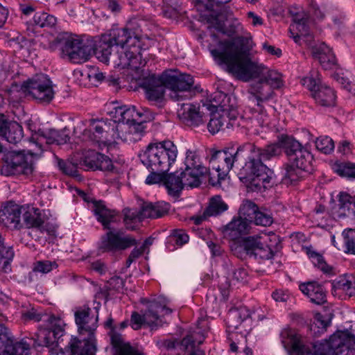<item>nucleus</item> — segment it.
Listing matches in <instances>:
<instances>
[{"label": "nucleus", "instance_id": "obj_41", "mask_svg": "<svg viewBox=\"0 0 355 355\" xmlns=\"http://www.w3.org/2000/svg\"><path fill=\"white\" fill-rule=\"evenodd\" d=\"M14 257L12 248H6L3 240L0 234V271L8 272L10 270V262Z\"/></svg>", "mask_w": 355, "mask_h": 355}, {"label": "nucleus", "instance_id": "obj_40", "mask_svg": "<svg viewBox=\"0 0 355 355\" xmlns=\"http://www.w3.org/2000/svg\"><path fill=\"white\" fill-rule=\"evenodd\" d=\"M334 80L343 89L355 96V80L350 81L343 70L334 61Z\"/></svg>", "mask_w": 355, "mask_h": 355}, {"label": "nucleus", "instance_id": "obj_7", "mask_svg": "<svg viewBox=\"0 0 355 355\" xmlns=\"http://www.w3.org/2000/svg\"><path fill=\"white\" fill-rule=\"evenodd\" d=\"M178 155L176 146L171 141L151 143L139 154L142 164L150 171L167 172Z\"/></svg>", "mask_w": 355, "mask_h": 355}, {"label": "nucleus", "instance_id": "obj_53", "mask_svg": "<svg viewBox=\"0 0 355 355\" xmlns=\"http://www.w3.org/2000/svg\"><path fill=\"white\" fill-rule=\"evenodd\" d=\"M29 347L24 342H14L13 337L11 336L10 348L6 355H28Z\"/></svg>", "mask_w": 355, "mask_h": 355}, {"label": "nucleus", "instance_id": "obj_19", "mask_svg": "<svg viewBox=\"0 0 355 355\" xmlns=\"http://www.w3.org/2000/svg\"><path fill=\"white\" fill-rule=\"evenodd\" d=\"M208 110L209 108L202 103L198 107L192 104L183 103L178 110V115L187 125L196 127L207 121Z\"/></svg>", "mask_w": 355, "mask_h": 355}, {"label": "nucleus", "instance_id": "obj_32", "mask_svg": "<svg viewBox=\"0 0 355 355\" xmlns=\"http://www.w3.org/2000/svg\"><path fill=\"white\" fill-rule=\"evenodd\" d=\"M250 223L241 216L233 219L229 224L223 227V234L232 240H236L241 234L247 233Z\"/></svg>", "mask_w": 355, "mask_h": 355}, {"label": "nucleus", "instance_id": "obj_56", "mask_svg": "<svg viewBox=\"0 0 355 355\" xmlns=\"http://www.w3.org/2000/svg\"><path fill=\"white\" fill-rule=\"evenodd\" d=\"M260 239V237L254 236H248L242 239L246 255L250 257L254 256V249L258 248L261 243Z\"/></svg>", "mask_w": 355, "mask_h": 355}, {"label": "nucleus", "instance_id": "obj_9", "mask_svg": "<svg viewBox=\"0 0 355 355\" xmlns=\"http://www.w3.org/2000/svg\"><path fill=\"white\" fill-rule=\"evenodd\" d=\"M132 35L125 28L113 29L109 35L103 36L96 45V55L101 62L109 63L113 51L118 53L121 48L129 49L132 47Z\"/></svg>", "mask_w": 355, "mask_h": 355}, {"label": "nucleus", "instance_id": "obj_28", "mask_svg": "<svg viewBox=\"0 0 355 355\" xmlns=\"http://www.w3.org/2000/svg\"><path fill=\"white\" fill-rule=\"evenodd\" d=\"M22 211L23 207L8 202L0 210V223L8 227L18 228Z\"/></svg>", "mask_w": 355, "mask_h": 355}, {"label": "nucleus", "instance_id": "obj_30", "mask_svg": "<svg viewBox=\"0 0 355 355\" xmlns=\"http://www.w3.org/2000/svg\"><path fill=\"white\" fill-rule=\"evenodd\" d=\"M93 203V211L97 220L103 226L104 229L111 230L110 223L115 221L116 211L108 209L103 201L92 200Z\"/></svg>", "mask_w": 355, "mask_h": 355}, {"label": "nucleus", "instance_id": "obj_61", "mask_svg": "<svg viewBox=\"0 0 355 355\" xmlns=\"http://www.w3.org/2000/svg\"><path fill=\"white\" fill-rule=\"evenodd\" d=\"M252 222L257 225L269 226L272 223V218L270 215L258 210Z\"/></svg>", "mask_w": 355, "mask_h": 355}, {"label": "nucleus", "instance_id": "obj_58", "mask_svg": "<svg viewBox=\"0 0 355 355\" xmlns=\"http://www.w3.org/2000/svg\"><path fill=\"white\" fill-rule=\"evenodd\" d=\"M186 159H185V168H200V167H204L202 165H201L200 162V159L198 156L197 155L196 151H192L191 150H188L186 153Z\"/></svg>", "mask_w": 355, "mask_h": 355}, {"label": "nucleus", "instance_id": "obj_46", "mask_svg": "<svg viewBox=\"0 0 355 355\" xmlns=\"http://www.w3.org/2000/svg\"><path fill=\"white\" fill-rule=\"evenodd\" d=\"M257 211V206L250 200L243 201L239 208L240 216L249 223H252L253 218H254Z\"/></svg>", "mask_w": 355, "mask_h": 355}, {"label": "nucleus", "instance_id": "obj_16", "mask_svg": "<svg viewBox=\"0 0 355 355\" xmlns=\"http://www.w3.org/2000/svg\"><path fill=\"white\" fill-rule=\"evenodd\" d=\"M136 240L119 231H109L102 236L99 250L102 252H115L125 250L136 245Z\"/></svg>", "mask_w": 355, "mask_h": 355}, {"label": "nucleus", "instance_id": "obj_12", "mask_svg": "<svg viewBox=\"0 0 355 355\" xmlns=\"http://www.w3.org/2000/svg\"><path fill=\"white\" fill-rule=\"evenodd\" d=\"M209 327L205 318L198 320L194 329H190L187 334L180 341V349L185 355H205L199 346L203 343Z\"/></svg>", "mask_w": 355, "mask_h": 355}, {"label": "nucleus", "instance_id": "obj_26", "mask_svg": "<svg viewBox=\"0 0 355 355\" xmlns=\"http://www.w3.org/2000/svg\"><path fill=\"white\" fill-rule=\"evenodd\" d=\"M250 311L246 307L230 310L226 318V324L229 329H238L241 327V333L245 334L248 333L245 323H250Z\"/></svg>", "mask_w": 355, "mask_h": 355}, {"label": "nucleus", "instance_id": "obj_17", "mask_svg": "<svg viewBox=\"0 0 355 355\" xmlns=\"http://www.w3.org/2000/svg\"><path fill=\"white\" fill-rule=\"evenodd\" d=\"M79 167L84 170H101L112 171L114 166L112 160L106 155L93 150L82 154L79 159Z\"/></svg>", "mask_w": 355, "mask_h": 355}, {"label": "nucleus", "instance_id": "obj_33", "mask_svg": "<svg viewBox=\"0 0 355 355\" xmlns=\"http://www.w3.org/2000/svg\"><path fill=\"white\" fill-rule=\"evenodd\" d=\"M340 291H344L349 297L355 295V277L344 275L334 279V297L338 296L341 298Z\"/></svg>", "mask_w": 355, "mask_h": 355}, {"label": "nucleus", "instance_id": "obj_38", "mask_svg": "<svg viewBox=\"0 0 355 355\" xmlns=\"http://www.w3.org/2000/svg\"><path fill=\"white\" fill-rule=\"evenodd\" d=\"M182 180L180 174L177 175L176 173L166 175L164 184L171 196H178L180 191L186 187Z\"/></svg>", "mask_w": 355, "mask_h": 355}, {"label": "nucleus", "instance_id": "obj_25", "mask_svg": "<svg viewBox=\"0 0 355 355\" xmlns=\"http://www.w3.org/2000/svg\"><path fill=\"white\" fill-rule=\"evenodd\" d=\"M250 311L246 307L230 310L226 318V324L229 329H238L241 327V333L245 334L248 333L245 323H250Z\"/></svg>", "mask_w": 355, "mask_h": 355}, {"label": "nucleus", "instance_id": "obj_6", "mask_svg": "<svg viewBox=\"0 0 355 355\" xmlns=\"http://www.w3.org/2000/svg\"><path fill=\"white\" fill-rule=\"evenodd\" d=\"M279 141L289 162L284 169L282 182L292 184L302 178L304 173L312 171L313 158L311 153L292 137L282 135L279 137Z\"/></svg>", "mask_w": 355, "mask_h": 355}, {"label": "nucleus", "instance_id": "obj_31", "mask_svg": "<svg viewBox=\"0 0 355 355\" xmlns=\"http://www.w3.org/2000/svg\"><path fill=\"white\" fill-rule=\"evenodd\" d=\"M207 172L208 170L206 167L196 168H185V169L180 173V175L186 187L194 188L198 187L201 184V178L204 177Z\"/></svg>", "mask_w": 355, "mask_h": 355}, {"label": "nucleus", "instance_id": "obj_54", "mask_svg": "<svg viewBox=\"0 0 355 355\" xmlns=\"http://www.w3.org/2000/svg\"><path fill=\"white\" fill-rule=\"evenodd\" d=\"M315 146L321 153L330 154L333 150V139L327 136L320 137L315 141Z\"/></svg>", "mask_w": 355, "mask_h": 355}, {"label": "nucleus", "instance_id": "obj_5", "mask_svg": "<svg viewBox=\"0 0 355 355\" xmlns=\"http://www.w3.org/2000/svg\"><path fill=\"white\" fill-rule=\"evenodd\" d=\"M293 17V24L289 31L295 43L302 44V40L310 49L312 56L317 59L324 70L333 69V53L331 49L324 43H316L310 33L308 25L309 15L304 10L289 11Z\"/></svg>", "mask_w": 355, "mask_h": 355}, {"label": "nucleus", "instance_id": "obj_64", "mask_svg": "<svg viewBox=\"0 0 355 355\" xmlns=\"http://www.w3.org/2000/svg\"><path fill=\"white\" fill-rule=\"evenodd\" d=\"M166 172L151 171L150 175L146 179V183L148 184H153L159 183L160 182H164V178L166 177Z\"/></svg>", "mask_w": 355, "mask_h": 355}, {"label": "nucleus", "instance_id": "obj_59", "mask_svg": "<svg viewBox=\"0 0 355 355\" xmlns=\"http://www.w3.org/2000/svg\"><path fill=\"white\" fill-rule=\"evenodd\" d=\"M39 341L38 345L40 346L51 347L55 343V339L53 338V334L50 330H44L40 332L37 336Z\"/></svg>", "mask_w": 355, "mask_h": 355}, {"label": "nucleus", "instance_id": "obj_35", "mask_svg": "<svg viewBox=\"0 0 355 355\" xmlns=\"http://www.w3.org/2000/svg\"><path fill=\"white\" fill-rule=\"evenodd\" d=\"M40 136L41 138L46 139V142L49 144H64L70 139L69 131L67 128L60 130L49 129L45 132H42Z\"/></svg>", "mask_w": 355, "mask_h": 355}, {"label": "nucleus", "instance_id": "obj_52", "mask_svg": "<svg viewBox=\"0 0 355 355\" xmlns=\"http://www.w3.org/2000/svg\"><path fill=\"white\" fill-rule=\"evenodd\" d=\"M58 165L60 169L65 174L76 177L78 175V168L79 167V160L78 161H64L62 159H59L58 162Z\"/></svg>", "mask_w": 355, "mask_h": 355}, {"label": "nucleus", "instance_id": "obj_34", "mask_svg": "<svg viewBox=\"0 0 355 355\" xmlns=\"http://www.w3.org/2000/svg\"><path fill=\"white\" fill-rule=\"evenodd\" d=\"M336 213L339 218L355 215V202H352L351 196L347 193H339Z\"/></svg>", "mask_w": 355, "mask_h": 355}, {"label": "nucleus", "instance_id": "obj_20", "mask_svg": "<svg viewBox=\"0 0 355 355\" xmlns=\"http://www.w3.org/2000/svg\"><path fill=\"white\" fill-rule=\"evenodd\" d=\"M202 103L209 108V114L218 112L225 114L232 112L231 118H236L237 112L235 105L230 104V98L222 92H214L210 96L209 99H207L205 102L202 101Z\"/></svg>", "mask_w": 355, "mask_h": 355}, {"label": "nucleus", "instance_id": "obj_10", "mask_svg": "<svg viewBox=\"0 0 355 355\" xmlns=\"http://www.w3.org/2000/svg\"><path fill=\"white\" fill-rule=\"evenodd\" d=\"M115 110V117L121 123L118 124L125 125L126 131H129L132 127L137 128L139 125L141 128V138L144 133V123L154 119L153 114L147 107H140L137 110L135 106L129 107L121 106Z\"/></svg>", "mask_w": 355, "mask_h": 355}, {"label": "nucleus", "instance_id": "obj_21", "mask_svg": "<svg viewBox=\"0 0 355 355\" xmlns=\"http://www.w3.org/2000/svg\"><path fill=\"white\" fill-rule=\"evenodd\" d=\"M282 343L289 355H311V348L306 345L302 338L284 330L281 333Z\"/></svg>", "mask_w": 355, "mask_h": 355}, {"label": "nucleus", "instance_id": "obj_4", "mask_svg": "<svg viewBox=\"0 0 355 355\" xmlns=\"http://www.w3.org/2000/svg\"><path fill=\"white\" fill-rule=\"evenodd\" d=\"M125 129V125L117 124L116 121L90 119L83 135L90 141L104 144L117 143L118 141L134 143L141 140V128L139 125L132 127L129 131Z\"/></svg>", "mask_w": 355, "mask_h": 355}, {"label": "nucleus", "instance_id": "obj_47", "mask_svg": "<svg viewBox=\"0 0 355 355\" xmlns=\"http://www.w3.org/2000/svg\"><path fill=\"white\" fill-rule=\"evenodd\" d=\"M227 208V205L222 200L220 196L212 198L210 205L205 210V216H215L225 211Z\"/></svg>", "mask_w": 355, "mask_h": 355}, {"label": "nucleus", "instance_id": "obj_42", "mask_svg": "<svg viewBox=\"0 0 355 355\" xmlns=\"http://www.w3.org/2000/svg\"><path fill=\"white\" fill-rule=\"evenodd\" d=\"M125 28L129 35H132L131 46L141 47V45H144L142 31L138 21L134 19L128 21Z\"/></svg>", "mask_w": 355, "mask_h": 355}, {"label": "nucleus", "instance_id": "obj_11", "mask_svg": "<svg viewBox=\"0 0 355 355\" xmlns=\"http://www.w3.org/2000/svg\"><path fill=\"white\" fill-rule=\"evenodd\" d=\"M22 87L40 103H49L54 98L53 83L48 76L43 73L36 74L28 79L24 83Z\"/></svg>", "mask_w": 355, "mask_h": 355}, {"label": "nucleus", "instance_id": "obj_29", "mask_svg": "<svg viewBox=\"0 0 355 355\" xmlns=\"http://www.w3.org/2000/svg\"><path fill=\"white\" fill-rule=\"evenodd\" d=\"M171 208L169 203L159 201L155 203L144 202L141 206L140 218H157L166 215Z\"/></svg>", "mask_w": 355, "mask_h": 355}, {"label": "nucleus", "instance_id": "obj_60", "mask_svg": "<svg viewBox=\"0 0 355 355\" xmlns=\"http://www.w3.org/2000/svg\"><path fill=\"white\" fill-rule=\"evenodd\" d=\"M124 218L123 221L126 225L127 229L133 230V227L129 225V223L133 220L141 221L144 218H140V211L138 212H133L130 209H124L123 211Z\"/></svg>", "mask_w": 355, "mask_h": 355}, {"label": "nucleus", "instance_id": "obj_57", "mask_svg": "<svg viewBox=\"0 0 355 355\" xmlns=\"http://www.w3.org/2000/svg\"><path fill=\"white\" fill-rule=\"evenodd\" d=\"M348 252L355 254V229H349L343 232Z\"/></svg>", "mask_w": 355, "mask_h": 355}, {"label": "nucleus", "instance_id": "obj_50", "mask_svg": "<svg viewBox=\"0 0 355 355\" xmlns=\"http://www.w3.org/2000/svg\"><path fill=\"white\" fill-rule=\"evenodd\" d=\"M306 254L309 258L313 259V263L317 266L324 273H330L331 267L329 266L323 257L317 252L314 251L312 248H306Z\"/></svg>", "mask_w": 355, "mask_h": 355}, {"label": "nucleus", "instance_id": "obj_62", "mask_svg": "<svg viewBox=\"0 0 355 355\" xmlns=\"http://www.w3.org/2000/svg\"><path fill=\"white\" fill-rule=\"evenodd\" d=\"M234 241L230 245L231 250L237 257L243 259L245 257L246 252L245 248H244L243 242L241 240L236 241V240H233Z\"/></svg>", "mask_w": 355, "mask_h": 355}, {"label": "nucleus", "instance_id": "obj_39", "mask_svg": "<svg viewBox=\"0 0 355 355\" xmlns=\"http://www.w3.org/2000/svg\"><path fill=\"white\" fill-rule=\"evenodd\" d=\"M23 219L27 227L41 228L44 220L39 209L34 207L26 209L23 207Z\"/></svg>", "mask_w": 355, "mask_h": 355}, {"label": "nucleus", "instance_id": "obj_2", "mask_svg": "<svg viewBox=\"0 0 355 355\" xmlns=\"http://www.w3.org/2000/svg\"><path fill=\"white\" fill-rule=\"evenodd\" d=\"M245 146H250V149L247 151L246 162L238 171L239 180L252 191H261L271 187L275 184L274 172L262 160L279 156L282 148L280 142L278 141L262 148L250 142H246Z\"/></svg>", "mask_w": 355, "mask_h": 355}, {"label": "nucleus", "instance_id": "obj_49", "mask_svg": "<svg viewBox=\"0 0 355 355\" xmlns=\"http://www.w3.org/2000/svg\"><path fill=\"white\" fill-rule=\"evenodd\" d=\"M334 171L341 177L355 178V164L350 162H335Z\"/></svg>", "mask_w": 355, "mask_h": 355}, {"label": "nucleus", "instance_id": "obj_55", "mask_svg": "<svg viewBox=\"0 0 355 355\" xmlns=\"http://www.w3.org/2000/svg\"><path fill=\"white\" fill-rule=\"evenodd\" d=\"M275 255V252L267 245L260 243L258 248L254 249V259L268 260L272 259Z\"/></svg>", "mask_w": 355, "mask_h": 355}, {"label": "nucleus", "instance_id": "obj_14", "mask_svg": "<svg viewBox=\"0 0 355 355\" xmlns=\"http://www.w3.org/2000/svg\"><path fill=\"white\" fill-rule=\"evenodd\" d=\"M141 45V47L132 46L130 49H123L118 53H114L111 56L110 62L114 66L119 67L122 69L128 68L135 71H138L146 64V58H143L142 50H146Z\"/></svg>", "mask_w": 355, "mask_h": 355}, {"label": "nucleus", "instance_id": "obj_3", "mask_svg": "<svg viewBox=\"0 0 355 355\" xmlns=\"http://www.w3.org/2000/svg\"><path fill=\"white\" fill-rule=\"evenodd\" d=\"M194 82L189 74L182 73L178 70H166L161 76L151 74L142 78L139 85L145 90L148 101H159L164 97L165 88L172 91V98L179 100L178 92L189 91Z\"/></svg>", "mask_w": 355, "mask_h": 355}, {"label": "nucleus", "instance_id": "obj_37", "mask_svg": "<svg viewBox=\"0 0 355 355\" xmlns=\"http://www.w3.org/2000/svg\"><path fill=\"white\" fill-rule=\"evenodd\" d=\"M302 84L306 87L311 93V96L315 101L321 105H326L328 99L322 98L323 91L320 89L322 84L320 80H316L313 77H306L302 79Z\"/></svg>", "mask_w": 355, "mask_h": 355}, {"label": "nucleus", "instance_id": "obj_27", "mask_svg": "<svg viewBox=\"0 0 355 355\" xmlns=\"http://www.w3.org/2000/svg\"><path fill=\"white\" fill-rule=\"evenodd\" d=\"M113 319L112 317L107 318L105 326L112 329L110 332L111 343L114 349L113 355H144V354L129 343H124L121 334L116 333L113 329Z\"/></svg>", "mask_w": 355, "mask_h": 355}, {"label": "nucleus", "instance_id": "obj_22", "mask_svg": "<svg viewBox=\"0 0 355 355\" xmlns=\"http://www.w3.org/2000/svg\"><path fill=\"white\" fill-rule=\"evenodd\" d=\"M166 301L163 300L153 301L150 302L148 306V309L144 312L145 325L149 327L152 330L157 329L162 325V320L160 314H170L172 309L167 308Z\"/></svg>", "mask_w": 355, "mask_h": 355}, {"label": "nucleus", "instance_id": "obj_51", "mask_svg": "<svg viewBox=\"0 0 355 355\" xmlns=\"http://www.w3.org/2000/svg\"><path fill=\"white\" fill-rule=\"evenodd\" d=\"M11 334L3 324H0V355H6L10 348Z\"/></svg>", "mask_w": 355, "mask_h": 355}, {"label": "nucleus", "instance_id": "obj_18", "mask_svg": "<svg viewBox=\"0 0 355 355\" xmlns=\"http://www.w3.org/2000/svg\"><path fill=\"white\" fill-rule=\"evenodd\" d=\"M355 322L345 330L334 332V355H354Z\"/></svg>", "mask_w": 355, "mask_h": 355}, {"label": "nucleus", "instance_id": "obj_1", "mask_svg": "<svg viewBox=\"0 0 355 355\" xmlns=\"http://www.w3.org/2000/svg\"><path fill=\"white\" fill-rule=\"evenodd\" d=\"M250 39L236 37L219 42V49L211 50L212 56L224 64L227 71L238 80L252 83L248 89V104L261 126L268 124L266 104L274 96V89L282 85L281 74L266 67L250 53Z\"/></svg>", "mask_w": 355, "mask_h": 355}, {"label": "nucleus", "instance_id": "obj_23", "mask_svg": "<svg viewBox=\"0 0 355 355\" xmlns=\"http://www.w3.org/2000/svg\"><path fill=\"white\" fill-rule=\"evenodd\" d=\"M92 309L84 307L76 311L75 320L78 326L79 336L94 335L97 328L98 315H92Z\"/></svg>", "mask_w": 355, "mask_h": 355}, {"label": "nucleus", "instance_id": "obj_44", "mask_svg": "<svg viewBox=\"0 0 355 355\" xmlns=\"http://www.w3.org/2000/svg\"><path fill=\"white\" fill-rule=\"evenodd\" d=\"M313 355H333V334L313 344Z\"/></svg>", "mask_w": 355, "mask_h": 355}, {"label": "nucleus", "instance_id": "obj_24", "mask_svg": "<svg viewBox=\"0 0 355 355\" xmlns=\"http://www.w3.org/2000/svg\"><path fill=\"white\" fill-rule=\"evenodd\" d=\"M80 338H73L69 343L70 355H95L96 345L95 336H79Z\"/></svg>", "mask_w": 355, "mask_h": 355}, {"label": "nucleus", "instance_id": "obj_36", "mask_svg": "<svg viewBox=\"0 0 355 355\" xmlns=\"http://www.w3.org/2000/svg\"><path fill=\"white\" fill-rule=\"evenodd\" d=\"M231 114H225L223 113L220 114L219 112H214V114H209V112H208L207 116V118L209 116L210 119L207 124V128L208 130L211 134H215L220 130H223L225 129L224 128V123L226 122V128H229V125H231L230 122L227 121V119H232L231 118Z\"/></svg>", "mask_w": 355, "mask_h": 355}, {"label": "nucleus", "instance_id": "obj_43", "mask_svg": "<svg viewBox=\"0 0 355 355\" xmlns=\"http://www.w3.org/2000/svg\"><path fill=\"white\" fill-rule=\"evenodd\" d=\"M8 130L3 138L11 144H17L23 138V128L17 122L12 121L7 125Z\"/></svg>", "mask_w": 355, "mask_h": 355}, {"label": "nucleus", "instance_id": "obj_48", "mask_svg": "<svg viewBox=\"0 0 355 355\" xmlns=\"http://www.w3.org/2000/svg\"><path fill=\"white\" fill-rule=\"evenodd\" d=\"M34 24L41 28L53 27L56 24V18L46 12H36L33 17Z\"/></svg>", "mask_w": 355, "mask_h": 355}, {"label": "nucleus", "instance_id": "obj_45", "mask_svg": "<svg viewBox=\"0 0 355 355\" xmlns=\"http://www.w3.org/2000/svg\"><path fill=\"white\" fill-rule=\"evenodd\" d=\"M331 325V319L324 320L322 314L317 313L314 317V321L310 324V330L315 336H319L327 331V328Z\"/></svg>", "mask_w": 355, "mask_h": 355}, {"label": "nucleus", "instance_id": "obj_13", "mask_svg": "<svg viewBox=\"0 0 355 355\" xmlns=\"http://www.w3.org/2000/svg\"><path fill=\"white\" fill-rule=\"evenodd\" d=\"M4 164L1 169V174L28 175L33 171L32 157L26 156L21 151H10L4 155Z\"/></svg>", "mask_w": 355, "mask_h": 355}, {"label": "nucleus", "instance_id": "obj_8", "mask_svg": "<svg viewBox=\"0 0 355 355\" xmlns=\"http://www.w3.org/2000/svg\"><path fill=\"white\" fill-rule=\"evenodd\" d=\"M250 146H245V143L239 146L230 144L223 150L213 152L210 162L213 168L218 172V180H222L226 176L234 163L240 167L243 165L242 162H246L247 151L250 150Z\"/></svg>", "mask_w": 355, "mask_h": 355}, {"label": "nucleus", "instance_id": "obj_63", "mask_svg": "<svg viewBox=\"0 0 355 355\" xmlns=\"http://www.w3.org/2000/svg\"><path fill=\"white\" fill-rule=\"evenodd\" d=\"M178 8L179 6L176 0H175L171 6L164 3L163 6L164 15L170 19L175 18L178 15Z\"/></svg>", "mask_w": 355, "mask_h": 355}, {"label": "nucleus", "instance_id": "obj_15", "mask_svg": "<svg viewBox=\"0 0 355 355\" xmlns=\"http://www.w3.org/2000/svg\"><path fill=\"white\" fill-rule=\"evenodd\" d=\"M62 53L74 63H80L89 60L92 53L96 54V48L92 42H85L78 38L69 37L66 40Z\"/></svg>", "mask_w": 355, "mask_h": 355}]
</instances>
